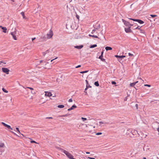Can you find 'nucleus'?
<instances>
[{
	"label": "nucleus",
	"instance_id": "nucleus-1",
	"mask_svg": "<svg viewBox=\"0 0 159 159\" xmlns=\"http://www.w3.org/2000/svg\"><path fill=\"white\" fill-rule=\"evenodd\" d=\"M53 35L52 31L50 30L49 33L47 34V38L48 39L52 38Z\"/></svg>",
	"mask_w": 159,
	"mask_h": 159
},
{
	"label": "nucleus",
	"instance_id": "nucleus-2",
	"mask_svg": "<svg viewBox=\"0 0 159 159\" xmlns=\"http://www.w3.org/2000/svg\"><path fill=\"white\" fill-rule=\"evenodd\" d=\"M2 71L6 73L7 74H8L10 71V70L6 68H2Z\"/></svg>",
	"mask_w": 159,
	"mask_h": 159
},
{
	"label": "nucleus",
	"instance_id": "nucleus-3",
	"mask_svg": "<svg viewBox=\"0 0 159 159\" xmlns=\"http://www.w3.org/2000/svg\"><path fill=\"white\" fill-rule=\"evenodd\" d=\"M129 19L131 20L134 21H137L140 24H143L144 23V22L140 20L139 19H132V18H129Z\"/></svg>",
	"mask_w": 159,
	"mask_h": 159
},
{
	"label": "nucleus",
	"instance_id": "nucleus-4",
	"mask_svg": "<svg viewBox=\"0 0 159 159\" xmlns=\"http://www.w3.org/2000/svg\"><path fill=\"white\" fill-rule=\"evenodd\" d=\"M59 150L60 151H61L62 152L64 153L66 155L67 157L68 156V155H69V154L70 153L68 152L66 150L63 149L62 148H60Z\"/></svg>",
	"mask_w": 159,
	"mask_h": 159
},
{
	"label": "nucleus",
	"instance_id": "nucleus-5",
	"mask_svg": "<svg viewBox=\"0 0 159 159\" xmlns=\"http://www.w3.org/2000/svg\"><path fill=\"white\" fill-rule=\"evenodd\" d=\"M125 31L127 33H131L132 32V30L130 29V27L127 28H125Z\"/></svg>",
	"mask_w": 159,
	"mask_h": 159
},
{
	"label": "nucleus",
	"instance_id": "nucleus-6",
	"mask_svg": "<svg viewBox=\"0 0 159 159\" xmlns=\"http://www.w3.org/2000/svg\"><path fill=\"white\" fill-rule=\"evenodd\" d=\"M2 124L4 126L7 127L8 129H11V130L12 129L11 127L9 125H7V124H5V123L2 122Z\"/></svg>",
	"mask_w": 159,
	"mask_h": 159
},
{
	"label": "nucleus",
	"instance_id": "nucleus-7",
	"mask_svg": "<svg viewBox=\"0 0 159 159\" xmlns=\"http://www.w3.org/2000/svg\"><path fill=\"white\" fill-rule=\"evenodd\" d=\"M2 124L4 126L7 127L8 129H11V130L12 129L11 127L9 125H7V124H5V123L2 122Z\"/></svg>",
	"mask_w": 159,
	"mask_h": 159
},
{
	"label": "nucleus",
	"instance_id": "nucleus-8",
	"mask_svg": "<svg viewBox=\"0 0 159 159\" xmlns=\"http://www.w3.org/2000/svg\"><path fill=\"white\" fill-rule=\"evenodd\" d=\"M45 96L50 97L52 95L51 92L45 91Z\"/></svg>",
	"mask_w": 159,
	"mask_h": 159
},
{
	"label": "nucleus",
	"instance_id": "nucleus-9",
	"mask_svg": "<svg viewBox=\"0 0 159 159\" xmlns=\"http://www.w3.org/2000/svg\"><path fill=\"white\" fill-rule=\"evenodd\" d=\"M124 24L127 27H130L129 26V23L128 21L123 20Z\"/></svg>",
	"mask_w": 159,
	"mask_h": 159
},
{
	"label": "nucleus",
	"instance_id": "nucleus-10",
	"mask_svg": "<svg viewBox=\"0 0 159 159\" xmlns=\"http://www.w3.org/2000/svg\"><path fill=\"white\" fill-rule=\"evenodd\" d=\"M11 35L12 36L13 39L15 40H17V38L16 35V33L14 32H12L11 33Z\"/></svg>",
	"mask_w": 159,
	"mask_h": 159
},
{
	"label": "nucleus",
	"instance_id": "nucleus-11",
	"mask_svg": "<svg viewBox=\"0 0 159 159\" xmlns=\"http://www.w3.org/2000/svg\"><path fill=\"white\" fill-rule=\"evenodd\" d=\"M83 45H80V46H75V48H77L78 49H80L82 48L83 47Z\"/></svg>",
	"mask_w": 159,
	"mask_h": 159
},
{
	"label": "nucleus",
	"instance_id": "nucleus-12",
	"mask_svg": "<svg viewBox=\"0 0 159 159\" xmlns=\"http://www.w3.org/2000/svg\"><path fill=\"white\" fill-rule=\"evenodd\" d=\"M115 57L117 58H122L125 57V56H118V55H115Z\"/></svg>",
	"mask_w": 159,
	"mask_h": 159
},
{
	"label": "nucleus",
	"instance_id": "nucleus-13",
	"mask_svg": "<svg viewBox=\"0 0 159 159\" xmlns=\"http://www.w3.org/2000/svg\"><path fill=\"white\" fill-rule=\"evenodd\" d=\"M67 157L70 159H72L73 158V156L70 153Z\"/></svg>",
	"mask_w": 159,
	"mask_h": 159
},
{
	"label": "nucleus",
	"instance_id": "nucleus-14",
	"mask_svg": "<svg viewBox=\"0 0 159 159\" xmlns=\"http://www.w3.org/2000/svg\"><path fill=\"white\" fill-rule=\"evenodd\" d=\"M105 49L107 50V51H108V50H111L112 49V48L110 47H106V48H105Z\"/></svg>",
	"mask_w": 159,
	"mask_h": 159
},
{
	"label": "nucleus",
	"instance_id": "nucleus-15",
	"mask_svg": "<svg viewBox=\"0 0 159 159\" xmlns=\"http://www.w3.org/2000/svg\"><path fill=\"white\" fill-rule=\"evenodd\" d=\"M2 29L3 30V32L4 33H6L7 30V29L6 27H3L2 28Z\"/></svg>",
	"mask_w": 159,
	"mask_h": 159
},
{
	"label": "nucleus",
	"instance_id": "nucleus-16",
	"mask_svg": "<svg viewBox=\"0 0 159 159\" xmlns=\"http://www.w3.org/2000/svg\"><path fill=\"white\" fill-rule=\"evenodd\" d=\"M57 107L59 108H63L64 107V106L63 105H59L57 106Z\"/></svg>",
	"mask_w": 159,
	"mask_h": 159
},
{
	"label": "nucleus",
	"instance_id": "nucleus-17",
	"mask_svg": "<svg viewBox=\"0 0 159 159\" xmlns=\"http://www.w3.org/2000/svg\"><path fill=\"white\" fill-rule=\"evenodd\" d=\"M89 36L90 37H94L96 38H98V37L96 35H92L90 34H89Z\"/></svg>",
	"mask_w": 159,
	"mask_h": 159
},
{
	"label": "nucleus",
	"instance_id": "nucleus-18",
	"mask_svg": "<svg viewBox=\"0 0 159 159\" xmlns=\"http://www.w3.org/2000/svg\"><path fill=\"white\" fill-rule=\"evenodd\" d=\"M97 46V45L96 44H94L93 45H91L90 46V48H93L95 47H96Z\"/></svg>",
	"mask_w": 159,
	"mask_h": 159
},
{
	"label": "nucleus",
	"instance_id": "nucleus-19",
	"mask_svg": "<svg viewBox=\"0 0 159 159\" xmlns=\"http://www.w3.org/2000/svg\"><path fill=\"white\" fill-rule=\"evenodd\" d=\"M20 14L22 15V16H23V18L24 19L25 18V16L24 12H21Z\"/></svg>",
	"mask_w": 159,
	"mask_h": 159
},
{
	"label": "nucleus",
	"instance_id": "nucleus-20",
	"mask_svg": "<svg viewBox=\"0 0 159 159\" xmlns=\"http://www.w3.org/2000/svg\"><path fill=\"white\" fill-rule=\"evenodd\" d=\"M94 84L96 86H99V84L98 81L95 82Z\"/></svg>",
	"mask_w": 159,
	"mask_h": 159
},
{
	"label": "nucleus",
	"instance_id": "nucleus-21",
	"mask_svg": "<svg viewBox=\"0 0 159 159\" xmlns=\"http://www.w3.org/2000/svg\"><path fill=\"white\" fill-rule=\"evenodd\" d=\"M77 108V106L75 105H73L71 107V110L73 109L74 108Z\"/></svg>",
	"mask_w": 159,
	"mask_h": 159
},
{
	"label": "nucleus",
	"instance_id": "nucleus-22",
	"mask_svg": "<svg viewBox=\"0 0 159 159\" xmlns=\"http://www.w3.org/2000/svg\"><path fill=\"white\" fill-rule=\"evenodd\" d=\"M4 146V144L3 143H0V147L3 148Z\"/></svg>",
	"mask_w": 159,
	"mask_h": 159
},
{
	"label": "nucleus",
	"instance_id": "nucleus-23",
	"mask_svg": "<svg viewBox=\"0 0 159 159\" xmlns=\"http://www.w3.org/2000/svg\"><path fill=\"white\" fill-rule=\"evenodd\" d=\"M2 90L3 92H4L5 93H7L8 92V91L7 90L5 89L4 88H3L2 89Z\"/></svg>",
	"mask_w": 159,
	"mask_h": 159
},
{
	"label": "nucleus",
	"instance_id": "nucleus-24",
	"mask_svg": "<svg viewBox=\"0 0 159 159\" xmlns=\"http://www.w3.org/2000/svg\"><path fill=\"white\" fill-rule=\"evenodd\" d=\"M88 71H89V70H86V71H81V72H80V73L81 74H83V73H87Z\"/></svg>",
	"mask_w": 159,
	"mask_h": 159
},
{
	"label": "nucleus",
	"instance_id": "nucleus-25",
	"mask_svg": "<svg viewBox=\"0 0 159 159\" xmlns=\"http://www.w3.org/2000/svg\"><path fill=\"white\" fill-rule=\"evenodd\" d=\"M140 32L141 33L144 34L145 33L144 31L143 30L141 29L140 30Z\"/></svg>",
	"mask_w": 159,
	"mask_h": 159
},
{
	"label": "nucleus",
	"instance_id": "nucleus-26",
	"mask_svg": "<svg viewBox=\"0 0 159 159\" xmlns=\"http://www.w3.org/2000/svg\"><path fill=\"white\" fill-rule=\"evenodd\" d=\"M135 84L134 83H132L130 84V86L131 87H133L134 85H135Z\"/></svg>",
	"mask_w": 159,
	"mask_h": 159
},
{
	"label": "nucleus",
	"instance_id": "nucleus-27",
	"mask_svg": "<svg viewBox=\"0 0 159 159\" xmlns=\"http://www.w3.org/2000/svg\"><path fill=\"white\" fill-rule=\"evenodd\" d=\"M141 27H140V26H138L136 28H135V29H138L139 30H140L141 29Z\"/></svg>",
	"mask_w": 159,
	"mask_h": 159
},
{
	"label": "nucleus",
	"instance_id": "nucleus-28",
	"mask_svg": "<svg viewBox=\"0 0 159 159\" xmlns=\"http://www.w3.org/2000/svg\"><path fill=\"white\" fill-rule=\"evenodd\" d=\"M2 63L4 64H6V63L4 62V61H0V65H1Z\"/></svg>",
	"mask_w": 159,
	"mask_h": 159
},
{
	"label": "nucleus",
	"instance_id": "nucleus-29",
	"mask_svg": "<svg viewBox=\"0 0 159 159\" xmlns=\"http://www.w3.org/2000/svg\"><path fill=\"white\" fill-rule=\"evenodd\" d=\"M81 119L83 121H85V120H87V119L86 118H84V117H81Z\"/></svg>",
	"mask_w": 159,
	"mask_h": 159
},
{
	"label": "nucleus",
	"instance_id": "nucleus-30",
	"mask_svg": "<svg viewBox=\"0 0 159 159\" xmlns=\"http://www.w3.org/2000/svg\"><path fill=\"white\" fill-rule=\"evenodd\" d=\"M68 115L66 114H65L64 115H61V116H60L61 117H66V116H67Z\"/></svg>",
	"mask_w": 159,
	"mask_h": 159
},
{
	"label": "nucleus",
	"instance_id": "nucleus-31",
	"mask_svg": "<svg viewBox=\"0 0 159 159\" xmlns=\"http://www.w3.org/2000/svg\"><path fill=\"white\" fill-rule=\"evenodd\" d=\"M103 52H101V56H100L99 57V58H101V57H103Z\"/></svg>",
	"mask_w": 159,
	"mask_h": 159
},
{
	"label": "nucleus",
	"instance_id": "nucleus-32",
	"mask_svg": "<svg viewBox=\"0 0 159 159\" xmlns=\"http://www.w3.org/2000/svg\"><path fill=\"white\" fill-rule=\"evenodd\" d=\"M16 129L17 131V132L19 134H20V130H19V129L18 128H16Z\"/></svg>",
	"mask_w": 159,
	"mask_h": 159
},
{
	"label": "nucleus",
	"instance_id": "nucleus-33",
	"mask_svg": "<svg viewBox=\"0 0 159 159\" xmlns=\"http://www.w3.org/2000/svg\"><path fill=\"white\" fill-rule=\"evenodd\" d=\"M102 57H101V58H99V59H100L102 61H105V60Z\"/></svg>",
	"mask_w": 159,
	"mask_h": 159
},
{
	"label": "nucleus",
	"instance_id": "nucleus-34",
	"mask_svg": "<svg viewBox=\"0 0 159 159\" xmlns=\"http://www.w3.org/2000/svg\"><path fill=\"white\" fill-rule=\"evenodd\" d=\"M144 86H147V87H151V85H149V84H145L144 85Z\"/></svg>",
	"mask_w": 159,
	"mask_h": 159
},
{
	"label": "nucleus",
	"instance_id": "nucleus-35",
	"mask_svg": "<svg viewBox=\"0 0 159 159\" xmlns=\"http://www.w3.org/2000/svg\"><path fill=\"white\" fill-rule=\"evenodd\" d=\"M102 134V133H101V132H98V133H97L96 134V135H101Z\"/></svg>",
	"mask_w": 159,
	"mask_h": 159
},
{
	"label": "nucleus",
	"instance_id": "nucleus-36",
	"mask_svg": "<svg viewBox=\"0 0 159 159\" xmlns=\"http://www.w3.org/2000/svg\"><path fill=\"white\" fill-rule=\"evenodd\" d=\"M150 16L152 17H156L157 16V15H150Z\"/></svg>",
	"mask_w": 159,
	"mask_h": 159
},
{
	"label": "nucleus",
	"instance_id": "nucleus-37",
	"mask_svg": "<svg viewBox=\"0 0 159 159\" xmlns=\"http://www.w3.org/2000/svg\"><path fill=\"white\" fill-rule=\"evenodd\" d=\"M30 142L32 143H37V142H36L35 141H34V140H32V141H31Z\"/></svg>",
	"mask_w": 159,
	"mask_h": 159
},
{
	"label": "nucleus",
	"instance_id": "nucleus-38",
	"mask_svg": "<svg viewBox=\"0 0 159 159\" xmlns=\"http://www.w3.org/2000/svg\"><path fill=\"white\" fill-rule=\"evenodd\" d=\"M27 88L29 89H30V90H34V89L32 88H31V87H27Z\"/></svg>",
	"mask_w": 159,
	"mask_h": 159
},
{
	"label": "nucleus",
	"instance_id": "nucleus-39",
	"mask_svg": "<svg viewBox=\"0 0 159 159\" xmlns=\"http://www.w3.org/2000/svg\"><path fill=\"white\" fill-rule=\"evenodd\" d=\"M129 55L130 56H133V54H131L130 53H128Z\"/></svg>",
	"mask_w": 159,
	"mask_h": 159
},
{
	"label": "nucleus",
	"instance_id": "nucleus-40",
	"mask_svg": "<svg viewBox=\"0 0 159 159\" xmlns=\"http://www.w3.org/2000/svg\"><path fill=\"white\" fill-rule=\"evenodd\" d=\"M47 53V52H43V56H45V55Z\"/></svg>",
	"mask_w": 159,
	"mask_h": 159
},
{
	"label": "nucleus",
	"instance_id": "nucleus-41",
	"mask_svg": "<svg viewBox=\"0 0 159 159\" xmlns=\"http://www.w3.org/2000/svg\"><path fill=\"white\" fill-rule=\"evenodd\" d=\"M87 158L89 159H95V158H93V157H87Z\"/></svg>",
	"mask_w": 159,
	"mask_h": 159
},
{
	"label": "nucleus",
	"instance_id": "nucleus-42",
	"mask_svg": "<svg viewBox=\"0 0 159 159\" xmlns=\"http://www.w3.org/2000/svg\"><path fill=\"white\" fill-rule=\"evenodd\" d=\"M111 84H116V82L115 81H112L111 82Z\"/></svg>",
	"mask_w": 159,
	"mask_h": 159
},
{
	"label": "nucleus",
	"instance_id": "nucleus-43",
	"mask_svg": "<svg viewBox=\"0 0 159 159\" xmlns=\"http://www.w3.org/2000/svg\"><path fill=\"white\" fill-rule=\"evenodd\" d=\"M68 102H72V100L71 99H70L69 100Z\"/></svg>",
	"mask_w": 159,
	"mask_h": 159
},
{
	"label": "nucleus",
	"instance_id": "nucleus-44",
	"mask_svg": "<svg viewBox=\"0 0 159 159\" xmlns=\"http://www.w3.org/2000/svg\"><path fill=\"white\" fill-rule=\"evenodd\" d=\"M95 30L94 29V30H93L92 32V33L93 34L95 32Z\"/></svg>",
	"mask_w": 159,
	"mask_h": 159
},
{
	"label": "nucleus",
	"instance_id": "nucleus-45",
	"mask_svg": "<svg viewBox=\"0 0 159 159\" xmlns=\"http://www.w3.org/2000/svg\"><path fill=\"white\" fill-rule=\"evenodd\" d=\"M76 17L78 19H79V16L78 15H76Z\"/></svg>",
	"mask_w": 159,
	"mask_h": 159
},
{
	"label": "nucleus",
	"instance_id": "nucleus-46",
	"mask_svg": "<svg viewBox=\"0 0 159 159\" xmlns=\"http://www.w3.org/2000/svg\"><path fill=\"white\" fill-rule=\"evenodd\" d=\"M81 66L80 65H79L78 66H76L75 67H76V68H78L80 67Z\"/></svg>",
	"mask_w": 159,
	"mask_h": 159
},
{
	"label": "nucleus",
	"instance_id": "nucleus-47",
	"mask_svg": "<svg viewBox=\"0 0 159 159\" xmlns=\"http://www.w3.org/2000/svg\"><path fill=\"white\" fill-rule=\"evenodd\" d=\"M57 58H58V57H56L55 59H53L51 61V62H52V61H53L54 60H55V59H57Z\"/></svg>",
	"mask_w": 159,
	"mask_h": 159
},
{
	"label": "nucleus",
	"instance_id": "nucleus-48",
	"mask_svg": "<svg viewBox=\"0 0 159 159\" xmlns=\"http://www.w3.org/2000/svg\"><path fill=\"white\" fill-rule=\"evenodd\" d=\"M50 51V49H49L48 50H47L45 52H47V53H48Z\"/></svg>",
	"mask_w": 159,
	"mask_h": 159
},
{
	"label": "nucleus",
	"instance_id": "nucleus-49",
	"mask_svg": "<svg viewBox=\"0 0 159 159\" xmlns=\"http://www.w3.org/2000/svg\"><path fill=\"white\" fill-rule=\"evenodd\" d=\"M157 131H158V132H159V134H159V126H158V127L157 128Z\"/></svg>",
	"mask_w": 159,
	"mask_h": 159
},
{
	"label": "nucleus",
	"instance_id": "nucleus-50",
	"mask_svg": "<svg viewBox=\"0 0 159 159\" xmlns=\"http://www.w3.org/2000/svg\"><path fill=\"white\" fill-rule=\"evenodd\" d=\"M11 132L13 134H15V135H16L17 136V134H16L14 132H13V131H11Z\"/></svg>",
	"mask_w": 159,
	"mask_h": 159
},
{
	"label": "nucleus",
	"instance_id": "nucleus-51",
	"mask_svg": "<svg viewBox=\"0 0 159 159\" xmlns=\"http://www.w3.org/2000/svg\"><path fill=\"white\" fill-rule=\"evenodd\" d=\"M100 28V25L99 24L98 25V28H97L96 29H98L99 28Z\"/></svg>",
	"mask_w": 159,
	"mask_h": 159
},
{
	"label": "nucleus",
	"instance_id": "nucleus-52",
	"mask_svg": "<svg viewBox=\"0 0 159 159\" xmlns=\"http://www.w3.org/2000/svg\"><path fill=\"white\" fill-rule=\"evenodd\" d=\"M99 123L100 124H103L104 123L102 121H100Z\"/></svg>",
	"mask_w": 159,
	"mask_h": 159
},
{
	"label": "nucleus",
	"instance_id": "nucleus-53",
	"mask_svg": "<svg viewBox=\"0 0 159 159\" xmlns=\"http://www.w3.org/2000/svg\"><path fill=\"white\" fill-rule=\"evenodd\" d=\"M71 110H71V108H70L68 109V111H70Z\"/></svg>",
	"mask_w": 159,
	"mask_h": 159
},
{
	"label": "nucleus",
	"instance_id": "nucleus-54",
	"mask_svg": "<svg viewBox=\"0 0 159 159\" xmlns=\"http://www.w3.org/2000/svg\"><path fill=\"white\" fill-rule=\"evenodd\" d=\"M35 39V38H32V41H33Z\"/></svg>",
	"mask_w": 159,
	"mask_h": 159
},
{
	"label": "nucleus",
	"instance_id": "nucleus-55",
	"mask_svg": "<svg viewBox=\"0 0 159 159\" xmlns=\"http://www.w3.org/2000/svg\"><path fill=\"white\" fill-rule=\"evenodd\" d=\"M138 81H136L135 82H134V83L135 84H136L137 83H138Z\"/></svg>",
	"mask_w": 159,
	"mask_h": 159
},
{
	"label": "nucleus",
	"instance_id": "nucleus-56",
	"mask_svg": "<svg viewBox=\"0 0 159 159\" xmlns=\"http://www.w3.org/2000/svg\"><path fill=\"white\" fill-rule=\"evenodd\" d=\"M86 153L87 154H90V152H86Z\"/></svg>",
	"mask_w": 159,
	"mask_h": 159
},
{
	"label": "nucleus",
	"instance_id": "nucleus-57",
	"mask_svg": "<svg viewBox=\"0 0 159 159\" xmlns=\"http://www.w3.org/2000/svg\"><path fill=\"white\" fill-rule=\"evenodd\" d=\"M47 118H48V119H52V117H47Z\"/></svg>",
	"mask_w": 159,
	"mask_h": 159
},
{
	"label": "nucleus",
	"instance_id": "nucleus-58",
	"mask_svg": "<svg viewBox=\"0 0 159 159\" xmlns=\"http://www.w3.org/2000/svg\"><path fill=\"white\" fill-rule=\"evenodd\" d=\"M133 25H132V24H130L129 23V26H130V27H131V26H133Z\"/></svg>",
	"mask_w": 159,
	"mask_h": 159
},
{
	"label": "nucleus",
	"instance_id": "nucleus-59",
	"mask_svg": "<svg viewBox=\"0 0 159 159\" xmlns=\"http://www.w3.org/2000/svg\"><path fill=\"white\" fill-rule=\"evenodd\" d=\"M138 105L137 104H136V107L137 108V109L138 108Z\"/></svg>",
	"mask_w": 159,
	"mask_h": 159
},
{
	"label": "nucleus",
	"instance_id": "nucleus-60",
	"mask_svg": "<svg viewBox=\"0 0 159 159\" xmlns=\"http://www.w3.org/2000/svg\"><path fill=\"white\" fill-rule=\"evenodd\" d=\"M43 62V61L42 60H41L40 61V63H41L42 62Z\"/></svg>",
	"mask_w": 159,
	"mask_h": 159
},
{
	"label": "nucleus",
	"instance_id": "nucleus-61",
	"mask_svg": "<svg viewBox=\"0 0 159 159\" xmlns=\"http://www.w3.org/2000/svg\"><path fill=\"white\" fill-rule=\"evenodd\" d=\"M3 27L2 26L0 25V28H1L2 29V28Z\"/></svg>",
	"mask_w": 159,
	"mask_h": 159
},
{
	"label": "nucleus",
	"instance_id": "nucleus-62",
	"mask_svg": "<svg viewBox=\"0 0 159 159\" xmlns=\"http://www.w3.org/2000/svg\"><path fill=\"white\" fill-rule=\"evenodd\" d=\"M143 159H146V157H144L143 158Z\"/></svg>",
	"mask_w": 159,
	"mask_h": 159
},
{
	"label": "nucleus",
	"instance_id": "nucleus-63",
	"mask_svg": "<svg viewBox=\"0 0 159 159\" xmlns=\"http://www.w3.org/2000/svg\"><path fill=\"white\" fill-rule=\"evenodd\" d=\"M11 0V1H13V2H14V0Z\"/></svg>",
	"mask_w": 159,
	"mask_h": 159
},
{
	"label": "nucleus",
	"instance_id": "nucleus-64",
	"mask_svg": "<svg viewBox=\"0 0 159 159\" xmlns=\"http://www.w3.org/2000/svg\"><path fill=\"white\" fill-rule=\"evenodd\" d=\"M88 132H91V131H88Z\"/></svg>",
	"mask_w": 159,
	"mask_h": 159
}]
</instances>
